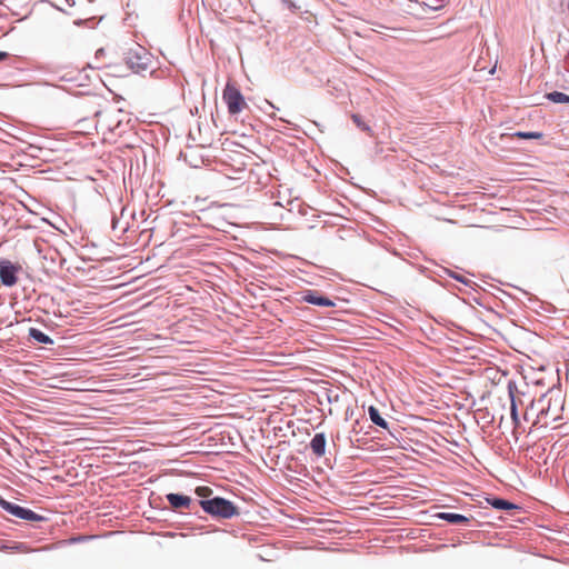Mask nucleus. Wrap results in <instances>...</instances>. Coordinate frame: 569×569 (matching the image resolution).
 I'll list each match as a JSON object with an SVG mask.
<instances>
[{
    "mask_svg": "<svg viewBox=\"0 0 569 569\" xmlns=\"http://www.w3.org/2000/svg\"><path fill=\"white\" fill-rule=\"evenodd\" d=\"M12 548V545L9 543H0V550L2 551H10Z\"/></svg>",
    "mask_w": 569,
    "mask_h": 569,
    "instance_id": "nucleus-24",
    "label": "nucleus"
},
{
    "mask_svg": "<svg viewBox=\"0 0 569 569\" xmlns=\"http://www.w3.org/2000/svg\"><path fill=\"white\" fill-rule=\"evenodd\" d=\"M247 157L239 152L232 151L219 147L218 157L214 159L213 164H221L224 167H231L233 171H242L246 167Z\"/></svg>",
    "mask_w": 569,
    "mask_h": 569,
    "instance_id": "nucleus-5",
    "label": "nucleus"
},
{
    "mask_svg": "<svg viewBox=\"0 0 569 569\" xmlns=\"http://www.w3.org/2000/svg\"><path fill=\"white\" fill-rule=\"evenodd\" d=\"M368 415L372 423L387 430L391 436H393V433L390 431L389 422L380 415V411L377 407L369 406Z\"/></svg>",
    "mask_w": 569,
    "mask_h": 569,
    "instance_id": "nucleus-13",
    "label": "nucleus"
},
{
    "mask_svg": "<svg viewBox=\"0 0 569 569\" xmlns=\"http://www.w3.org/2000/svg\"><path fill=\"white\" fill-rule=\"evenodd\" d=\"M511 138H519V139H540L541 133L539 132H522V131H516L512 134H510Z\"/></svg>",
    "mask_w": 569,
    "mask_h": 569,
    "instance_id": "nucleus-19",
    "label": "nucleus"
},
{
    "mask_svg": "<svg viewBox=\"0 0 569 569\" xmlns=\"http://www.w3.org/2000/svg\"><path fill=\"white\" fill-rule=\"evenodd\" d=\"M128 148H132L134 144L128 143L126 144Z\"/></svg>",
    "mask_w": 569,
    "mask_h": 569,
    "instance_id": "nucleus-32",
    "label": "nucleus"
},
{
    "mask_svg": "<svg viewBox=\"0 0 569 569\" xmlns=\"http://www.w3.org/2000/svg\"><path fill=\"white\" fill-rule=\"evenodd\" d=\"M517 389L515 382H511L509 381L508 383V391H509V396H510V400H511V406H510V415H511V419L513 421V423L516 426H518L519 423V417H518V410H517V401H516V397H515V390Z\"/></svg>",
    "mask_w": 569,
    "mask_h": 569,
    "instance_id": "nucleus-15",
    "label": "nucleus"
},
{
    "mask_svg": "<svg viewBox=\"0 0 569 569\" xmlns=\"http://www.w3.org/2000/svg\"><path fill=\"white\" fill-rule=\"evenodd\" d=\"M11 550L19 552H29L31 549L24 542H13Z\"/></svg>",
    "mask_w": 569,
    "mask_h": 569,
    "instance_id": "nucleus-20",
    "label": "nucleus"
},
{
    "mask_svg": "<svg viewBox=\"0 0 569 569\" xmlns=\"http://www.w3.org/2000/svg\"><path fill=\"white\" fill-rule=\"evenodd\" d=\"M442 271H443V273L448 274L450 278H452V279H455V280H457V281L466 284V286H471L472 284L471 280L467 279L466 277H463V276H461V274H459V273H457V272H455V271H452V270H450L448 268H443Z\"/></svg>",
    "mask_w": 569,
    "mask_h": 569,
    "instance_id": "nucleus-18",
    "label": "nucleus"
},
{
    "mask_svg": "<svg viewBox=\"0 0 569 569\" xmlns=\"http://www.w3.org/2000/svg\"><path fill=\"white\" fill-rule=\"evenodd\" d=\"M336 439L338 440L339 439V435L336 436V438H332V441L335 442Z\"/></svg>",
    "mask_w": 569,
    "mask_h": 569,
    "instance_id": "nucleus-31",
    "label": "nucleus"
},
{
    "mask_svg": "<svg viewBox=\"0 0 569 569\" xmlns=\"http://www.w3.org/2000/svg\"><path fill=\"white\" fill-rule=\"evenodd\" d=\"M0 507L11 516L26 521H43L46 517L34 512L29 508H24L17 503L10 502L0 496Z\"/></svg>",
    "mask_w": 569,
    "mask_h": 569,
    "instance_id": "nucleus-6",
    "label": "nucleus"
},
{
    "mask_svg": "<svg viewBox=\"0 0 569 569\" xmlns=\"http://www.w3.org/2000/svg\"><path fill=\"white\" fill-rule=\"evenodd\" d=\"M84 540V537H78V538H73L72 541L76 542V541H82Z\"/></svg>",
    "mask_w": 569,
    "mask_h": 569,
    "instance_id": "nucleus-30",
    "label": "nucleus"
},
{
    "mask_svg": "<svg viewBox=\"0 0 569 569\" xmlns=\"http://www.w3.org/2000/svg\"><path fill=\"white\" fill-rule=\"evenodd\" d=\"M21 270L19 264L8 259H0V282L4 287H13L18 281V272Z\"/></svg>",
    "mask_w": 569,
    "mask_h": 569,
    "instance_id": "nucleus-7",
    "label": "nucleus"
},
{
    "mask_svg": "<svg viewBox=\"0 0 569 569\" xmlns=\"http://www.w3.org/2000/svg\"><path fill=\"white\" fill-rule=\"evenodd\" d=\"M196 493H197V496L207 499L206 497H208L210 493H212V490L209 487L202 486V487L196 488Z\"/></svg>",
    "mask_w": 569,
    "mask_h": 569,
    "instance_id": "nucleus-21",
    "label": "nucleus"
},
{
    "mask_svg": "<svg viewBox=\"0 0 569 569\" xmlns=\"http://www.w3.org/2000/svg\"><path fill=\"white\" fill-rule=\"evenodd\" d=\"M223 99L227 102L228 110L231 114L239 113L244 106V100L240 91L229 84L223 91Z\"/></svg>",
    "mask_w": 569,
    "mask_h": 569,
    "instance_id": "nucleus-8",
    "label": "nucleus"
},
{
    "mask_svg": "<svg viewBox=\"0 0 569 569\" xmlns=\"http://www.w3.org/2000/svg\"><path fill=\"white\" fill-rule=\"evenodd\" d=\"M486 501L488 505H490L492 508L497 510H520V507L518 505L500 497L490 496L486 498Z\"/></svg>",
    "mask_w": 569,
    "mask_h": 569,
    "instance_id": "nucleus-12",
    "label": "nucleus"
},
{
    "mask_svg": "<svg viewBox=\"0 0 569 569\" xmlns=\"http://www.w3.org/2000/svg\"><path fill=\"white\" fill-rule=\"evenodd\" d=\"M219 147L217 144H186L180 150L179 156L190 167L200 168L201 166H213L218 157Z\"/></svg>",
    "mask_w": 569,
    "mask_h": 569,
    "instance_id": "nucleus-1",
    "label": "nucleus"
},
{
    "mask_svg": "<svg viewBox=\"0 0 569 569\" xmlns=\"http://www.w3.org/2000/svg\"><path fill=\"white\" fill-rule=\"evenodd\" d=\"M547 98L555 103H569V96L563 92L553 91L548 93Z\"/></svg>",
    "mask_w": 569,
    "mask_h": 569,
    "instance_id": "nucleus-17",
    "label": "nucleus"
},
{
    "mask_svg": "<svg viewBox=\"0 0 569 569\" xmlns=\"http://www.w3.org/2000/svg\"><path fill=\"white\" fill-rule=\"evenodd\" d=\"M198 503L206 513L216 519H231L239 515V509L232 501L219 496L201 499Z\"/></svg>",
    "mask_w": 569,
    "mask_h": 569,
    "instance_id": "nucleus-2",
    "label": "nucleus"
},
{
    "mask_svg": "<svg viewBox=\"0 0 569 569\" xmlns=\"http://www.w3.org/2000/svg\"><path fill=\"white\" fill-rule=\"evenodd\" d=\"M28 336L30 339L34 340L38 343L42 345H53V339L49 337L47 333L42 332L37 328H30Z\"/></svg>",
    "mask_w": 569,
    "mask_h": 569,
    "instance_id": "nucleus-16",
    "label": "nucleus"
},
{
    "mask_svg": "<svg viewBox=\"0 0 569 569\" xmlns=\"http://www.w3.org/2000/svg\"><path fill=\"white\" fill-rule=\"evenodd\" d=\"M431 9L437 10L442 7V0H437L436 3H426Z\"/></svg>",
    "mask_w": 569,
    "mask_h": 569,
    "instance_id": "nucleus-23",
    "label": "nucleus"
},
{
    "mask_svg": "<svg viewBox=\"0 0 569 569\" xmlns=\"http://www.w3.org/2000/svg\"><path fill=\"white\" fill-rule=\"evenodd\" d=\"M166 499L174 511H180L182 509L192 511L193 509V501L189 496L170 492L166 495Z\"/></svg>",
    "mask_w": 569,
    "mask_h": 569,
    "instance_id": "nucleus-10",
    "label": "nucleus"
},
{
    "mask_svg": "<svg viewBox=\"0 0 569 569\" xmlns=\"http://www.w3.org/2000/svg\"><path fill=\"white\" fill-rule=\"evenodd\" d=\"M8 56H9V54H8L7 52H2V51H1V52H0V61H2V60H4V59H7V58H8Z\"/></svg>",
    "mask_w": 569,
    "mask_h": 569,
    "instance_id": "nucleus-27",
    "label": "nucleus"
},
{
    "mask_svg": "<svg viewBox=\"0 0 569 569\" xmlns=\"http://www.w3.org/2000/svg\"><path fill=\"white\" fill-rule=\"evenodd\" d=\"M127 66L136 73L147 72L152 64V56L141 46H136L126 53Z\"/></svg>",
    "mask_w": 569,
    "mask_h": 569,
    "instance_id": "nucleus-4",
    "label": "nucleus"
},
{
    "mask_svg": "<svg viewBox=\"0 0 569 569\" xmlns=\"http://www.w3.org/2000/svg\"><path fill=\"white\" fill-rule=\"evenodd\" d=\"M309 447H310L312 453L317 458L323 457L325 453H326V448H327L326 435L323 432L316 433L312 437V439H311V441L309 443Z\"/></svg>",
    "mask_w": 569,
    "mask_h": 569,
    "instance_id": "nucleus-11",
    "label": "nucleus"
},
{
    "mask_svg": "<svg viewBox=\"0 0 569 569\" xmlns=\"http://www.w3.org/2000/svg\"><path fill=\"white\" fill-rule=\"evenodd\" d=\"M353 121L357 123V126H358L359 128H360V127H362V124H361V122H360V120H359L358 116H353Z\"/></svg>",
    "mask_w": 569,
    "mask_h": 569,
    "instance_id": "nucleus-28",
    "label": "nucleus"
},
{
    "mask_svg": "<svg viewBox=\"0 0 569 569\" xmlns=\"http://www.w3.org/2000/svg\"><path fill=\"white\" fill-rule=\"evenodd\" d=\"M103 53H104V50H103V49H99V50H97V52H96V58H98V57H102V54H103Z\"/></svg>",
    "mask_w": 569,
    "mask_h": 569,
    "instance_id": "nucleus-29",
    "label": "nucleus"
},
{
    "mask_svg": "<svg viewBox=\"0 0 569 569\" xmlns=\"http://www.w3.org/2000/svg\"><path fill=\"white\" fill-rule=\"evenodd\" d=\"M537 406L538 413L537 418L540 421L541 419H550L551 421L558 420L560 416V411L562 410V400L559 395L553 397L552 390H549L547 393L542 395L536 402H531V407ZM548 423L547 420L543 422Z\"/></svg>",
    "mask_w": 569,
    "mask_h": 569,
    "instance_id": "nucleus-3",
    "label": "nucleus"
},
{
    "mask_svg": "<svg viewBox=\"0 0 569 569\" xmlns=\"http://www.w3.org/2000/svg\"><path fill=\"white\" fill-rule=\"evenodd\" d=\"M29 150H41V148L38 144L30 143L28 144Z\"/></svg>",
    "mask_w": 569,
    "mask_h": 569,
    "instance_id": "nucleus-26",
    "label": "nucleus"
},
{
    "mask_svg": "<svg viewBox=\"0 0 569 569\" xmlns=\"http://www.w3.org/2000/svg\"><path fill=\"white\" fill-rule=\"evenodd\" d=\"M436 517L452 525L468 523L470 521L468 517L455 512H439Z\"/></svg>",
    "mask_w": 569,
    "mask_h": 569,
    "instance_id": "nucleus-14",
    "label": "nucleus"
},
{
    "mask_svg": "<svg viewBox=\"0 0 569 569\" xmlns=\"http://www.w3.org/2000/svg\"><path fill=\"white\" fill-rule=\"evenodd\" d=\"M302 302L318 307H336V302L320 293L318 290H307L301 293Z\"/></svg>",
    "mask_w": 569,
    "mask_h": 569,
    "instance_id": "nucleus-9",
    "label": "nucleus"
},
{
    "mask_svg": "<svg viewBox=\"0 0 569 569\" xmlns=\"http://www.w3.org/2000/svg\"><path fill=\"white\" fill-rule=\"evenodd\" d=\"M360 427V421L357 419L353 425H352V432H356L358 433L359 432V428Z\"/></svg>",
    "mask_w": 569,
    "mask_h": 569,
    "instance_id": "nucleus-25",
    "label": "nucleus"
},
{
    "mask_svg": "<svg viewBox=\"0 0 569 569\" xmlns=\"http://www.w3.org/2000/svg\"><path fill=\"white\" fill-rule=\"evenodd\" d=\"M282 2L287 6L288 9L292 11L297 9L296 3L291 0H282Z\"/></svg>",
    "mask_w": 569,
    "mask_h": 569,
    "instance_id": "nucleus-22",
    "label": "nucleus"
},
{
    "mask_svg": "<svg viewBox=\"0 0 569 569\" xmlns=\"http://www.w3.org/2000/svg\"><path fill=\"white\" fill-rule=\"evenodd\" d=\"M525 419H528V411L525 412Z\"/></svg>",
    "mask_w": 569,
    "mask_h": 569,
    "instance_id": "nucleus-33",
    "label": "nucleus"
}]
</instances>
